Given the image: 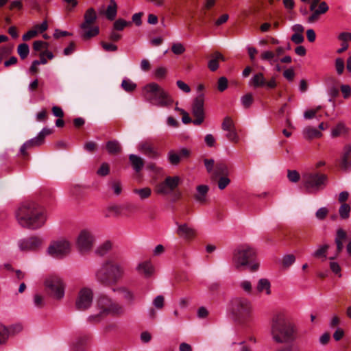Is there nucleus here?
Listing matches in <instances>:
<instances>
[{"label":"nucleus","mask_w":351,"mask_h":351,"mask_svg":"<svg viewBox=\"0 0 351 351\" xmlns=\"http://www.w3.org/2000/svg\"><path fill=\"white\" fill-rule=\"evenodd\" d=\"M14 215L20 226L33 230L43 227L47 221L46 211L33 202L21 204L16 209Z\"/></svg>","instance_id":"nucleus-1"},{"label":"nucleus","mask_w":351,"mask_h":351,"mask_svg":"<svg viewBox=\"0 0 351 351\" xmlns=\"http://www.w3.org/2000/svg\"><path fill=\"white\" fill-rule=\"evenodd\" d=\"M270 333L276 343H287L295 339V328L289 313L281 311L273 315Z\"/></svg>","instance_id":"nucleus-2"},{"label":"nucleus","mask_w":351,"mask_h":351,"mask_svg":"<svg viewBox=\"0 0 351 351\" xmlns=\"http://www.w3.org/2000/svg\"><path fill=\"white\" fill-rule=\"evenodd\" d=\"M125 272V265L117 256H110L104 261L95 271V280L105 285L110 286L118 282Z\"/></svg>","instance_id":"nucleus-3"},{"label":"nucleus","mask_w":351,"mask_h":351,"mask_svg":"<svg viewBox=\"0 0 351 351\" xmlns=\"http://www.w3.org/2000/svg\"><path fill=\"white\" fill-rule=\"evenodd\" d=\"M97 313L88 317L87 320L93 324L100 322L108 316H119L123 314V306L107 295L97 297L95 302Z\"/></svg>","instance_id":"nucleus-4"},{"label":"nucleus","mask_w":351,"mask_h":351,"mask_svg":"<svg viewBox=\"0 0 351 351\" xmlns=\"http://www.w3.org/2000/svg\"><path fill=\"white\" fill-rule=\"evenodd\" d=\"M256 250L249 244L237 245L233 250L232 261L234 267L241 269L247 267L251 271H257L260 263L253 258L256 256Z\"/></svg>","instance_id":"nucleus-5"},{"label":"nucleus","mask_w":351,"mask_h":351,"mask_svg":"<svg viewBox=\"0 0 351 351\" xmlns=\"http://www.w3.org/2000/svg\"><path fill=\"white\" fill-rule=\"evenodd\" d=\"M142 93L145 100L152 106L165 108L169 107L173 103L169 93L155 82L145 85Z\"/></svg>","instance_id":"nucleus-6"},{"label":"nucleus","mask_w":351,"mask_h":351,"mask_svg":"<svg viewBox=\"0 0 351 351\" xmlns=\"http://www.w3.org/2000/svg\"><path fill=\"white\" fill-rule=\"evenodd\" d=\"M229 311L237 321L245 322L252 319L254 308L248 299L235 297L230 301Z\"/></svg>","instance_id":"nucleus-7"},{"label":"nucleus","mask_w":351,"mask_h":351,"mask_svg":"<svg viewBox=\"0 0 351 351\" xmlns=\"http://www.w3.org/2000/svg\"><path fill=\"white\" fill-rule=\"evenodd\" d=\"M48 294L55 300H60L64 296L65 283L62 278L55 274L47 276L43 282Z\"/></svg>","instance_id":"nucleus-8"},{"label":"nucleus","mask_w":351,"mask_h":351,"mask_svg":"<svg viewBox=\"0 0 351 351\" xmlns=\"http://www.w3.org/2000/svg\"><path fill=\"white\" fill-rule=\"evenodd\" d=\"M327 176L324 174L306 173L302 176V184L308 193H315L326 185Z\"/></svg>","instance_id":"nucleus-9"},{"label":"nucleus","mask_w":351,"mask_h":351,"mask_svg":"<svg viewBox=\"0 0 351 351\" xmlns=\"http://www.w3.org/2000/svg\"><path fill=\"white\" fill-rule=\"evenodd\" d=\"M71 250L70 242L64 238L53 240L49 247L47 252L49 255L56 258H61L68 254Z\"/></svg>","instance_id":"nucleus-10"},{"label":"nucleus","mask_w":351,"mask_h":351,"mask_svg":"<svg viewBox=\"0 0 351 351\" xmlns=\"http://www.w3.org/2000/svg\"><path fill=\"white\" fill-rule=\"evenodd\" d=\"M76 245L81 252H89L95 245V237L92 230L82 229L76 237Z\"/></svg>","instance_id":"nucleus-11"},{"label":"nucleus","mask_w":351,"mask_h":351,"mask_svg":"<svg viewBox=\"0 0 351 351\" xmlns=\"http://www.w3.org/2000/svg\"><path fill=\"white\" fill-rule=\"evenodd\" d=\"M43 239L38 235L24 237L17 241L19 249L22 252H34L42 247Z\"/></svg>","instance_id":"nucleus-12"},{"label":"nucleus","mask_w":351,"mask_h":351,"mask_svg":"<svg viewBox=\"0 0 351 351\" xmlns=\"http://www.w3.org/2000/svg\"><path fill=\"white\" fill-rule=\"evenodd\" d=\"M181 178L178 176H167L163 182L159 183L156 189L157 194L168 195L171 194L181 183Z\"/></svg>","instance_id":"nucleus-13"},{"label":"nucleus","mask_w":351,"mask_h":351,"mask_svg":"<svg viewBox=\"0 0 351 351\" xmlns=\"http://www.w3.org/2000/svg\"><path fill=\"white\" fill-rule=\"evenodd\" d=\"M248 85L254 88H265L272 89L276 87L277 83L274 77L266 80L264 74L261 72L254 73L250 79Z\"/></svg>","instance_id":"nucleus-14"},{"label":"nucleus","mask_w":351,"mask_h":351,"mask_svg":"<svg viewBox=\"0 0 351 351\" xmlns=\"http://www.w3.org/2000/svg\"><path fill=\"white\" fill-rule=\"evenodd\" d=\"M93 300V291L91 289L84 287L78 293L75 300V306L80 311L89 308Z\"/></svg>","instance_id":"nucleus-15"},{"label":"nucleus","mask_w":351,"mask_h":351,"mask_svg":"<svg viewBox=\"0 0 351 351\" xmlns=\"http://www.w3.org/2000/svg\"><path fill=\"white\" fill-rule=\"evenodd\" d=\"M204 95L200 93L197 95L192 104V114L195 117L193 121L194 125H199L204 120Z\"/></svg>","instance_id":"nucleus-16"},{"label":"nucleus","mask_w":351,"mask_h":351,"mask_svg":"<svg viewBox=\"0 0 351 351\" xmlns=\"http://www.w3.org/2000/svg\"><path fill=\"white\" fill-rule=\"evenodd\" d=\"M137 149L149 158L156 160L160 153L154 144L149 140L141 141L137 145Z\"/></svg>","instance_id":"nucleus-17"},{"label":"nucleus","mask_w":351,"mask_h":351,"mask_svg":"<svg viewBox=\"0 0 351 351\" xmlns=\"http://www.w3.org/2000/svg\"><path fill=\"white\" fill-rule=\"evenodd\" d=\"M221 128L223 131L226 132V137L231 142L238 143L239 137L235 128L233 120L229 117H226L221 124Z\"/></svg>","instance_id":"nucleus-18"},{"label":"nucleus","mask_w":351,"mask_h":351,"mask_svg":"<svg viewBox=\"0 0 351 351\" xmlns=\"http://www.w3.org/2000/svg\"><path fill=\"white\" fill-rule=\"evenodd\" d=\"M176 224L178 227L176 232L180 237L185 240L190 241L195 237L196 230L192 226L186 223H179L176 222Z\"/></svg>","instance_id":"nucleus-19"},{"label":"nucleus","mask_w":351,"mask_h":351,"mask_svg":"<svg viewBox=\"0 0 351 351\" xmlns=\"http://www.w3.org/2000/svg\"><path fill=\"white\" fill-rule=\"evenodd\" d=\"M111 290L112 292L121 295L122 298L129 303H133L135 300L134 293L125 286L114 287Z\"/></svg>","instance_id":"nucleus-20"},{"label":"nucleus","mask_w":351,"mask_h":351,"mask_svg":"<svg viewBox=\"0 0 351 351\" xmlns=\"http://www.w3.org/2000/svg\"><path fill=\"white\" fill-rule=\"evenodd\" d=\"M340 165L344 170L351 169V145L344 146L341 156Z\"/></svg>","instance_id":"nucleus-21"},{"label":"nucleus","mask_w":351,"mask_h":351,"mask_svg":"<svg viewBox=\"0 0 351 351\" xmlns=\"http://www.w3.org/2000/svg\"><path fill=\"white\" fill-rule=\"evenodd\" d=\"M51 132V129L44 128L36 137L26 141L25 143H27L29 148L34 146H38L44 142L45 138L47 135L50 134Z\"/></svg>","instance_id":"nucleus-22"},{"label":"nucleus","mask_w":351,"mask_h":351,"mask_svg":"<svg viewBox=\"0 0 351 351\" xmlns=\"http://www.w3.org/2000/svg\"><path fill=\"white\" fill-rule=\"evenodd\" d=\"M347 234L346 232L342 230L341 228H339L337 231V235L335 239V243L337 245V253L330 257V260L333 261L335 259L339 254L343 250V241L346 239Z\"/></svg>","instance_id":"nucleus-23"},{"label":"nucleus","mask_w":351,"mask_h":351,"mask_svg":"<svg viewBox=\"0 0 351 351\" xmlns=\"http://www.w3.org/2000/svg\"><path fill=\"white\" fill-rule=\"evenodd\" d=\"M136 271L145 278H149L154 272V268L150 261H143L138 264Z\"/></svg>","instance_id":"nucleus-24"},{"label":"nucleus","mask_w":351,"mask_h":351,"mask_svg":"<svg viewBox=\"0 0 351 351\" xmlns=\"http://www.w3.org/2000/svg\"><path fill=\"white\" fill-rule=\"evenodd\" d=\"M88 341L89 337L86 335L77 338L70 346L71 351H86Z\"/></svg>","instance_id":"nucleus-25"},{"label":"nucleus","mask_w":351,"mask_h":351,"mask_svg":"<svg viewBox=\"0 0 351 351\" xmlns=\"http://www.w3.org/2000/svg\"><path fill=\"white\" fill-rule=\"evenodd\" d=\"M219 61H225L224 56L219 52L215 51L210 56L208 67L211 71H215L219 67Z\"/></svg>","instance_id":"nucleus-26"},{"label":"nucleus","mask_w":351,"mask_h":351,"mask_svg":"<svg viewBox=\"0 0 351 351\" xmlns=\"http://www.w3.org/2000/svg\"><path fill=\"white\" fill-rule=\"evenodd\" d=\"M97 19V13L94 8H88L84 16V22L80 25V27H86L88 25L94 24Z\"/></svg>","instance_id":"nucleus-27"},{"label":"nucleus","mask_w":351,"mask_h":351,"mask_svg":"<svg viewBox=\"0 0 351 351\" xmlns=\"http://www.w3.org/2000/svg\"><path fill=\"white\" fill-rule=\"evenodd\" d=\"M82 32V36L85 38H90L97 36L99 32V27L94 25L90 24L86 27H80Z\"/></svg>","instance_id":"nucleus-28"},{"label":"nucleus","mask_w":351,"mask_h":351,"mask_svg":"<svg viewBox=\"0 0 351 351\" xmlns=\"http://www.w3.org/2000/svg\"><path fill=\"white\" fill-rule=\"evenodd\" d=\"M129 160L135 172L138 173L142 170L144 166V160L143 158L136 154H130Z\"/></svg>","instance_id":"nucleus-29"},{"label":"nucleus","mask_w":351,"mask_h":351,"mask_svg":"<svg viewBox=\"0 0 351 351\" xmlns=\"http://www.w3.org/2000/svg\"><path fill=\"white\" fill-rule=\"evenodd\" d=\"M302 135L305 139L311 140L321 137L322 134L315 128L306 126L302 130Z\"/></svg>","instance_id":"nucleus-30"},{"label":"nucleus","mask_w":351,"mask_h":351,"mask_svg":"<svg viewBox=\"0 0 351 351\" xmlns=\"http://www.w3.org/2000/svg\"><path fill=\"white\" fill-rule=\"evenodd\" d=\"M133 193L136 195L140 200L144 201L151 197L152 190L148 186L135 188L133 189Z\"/></svg>","instance_id":"nucleus-31"},{"label":"nucleus","mask_w":351,"mask_h":351,"mask_svg":"<svg viewBox=\"0 0 351 351\" xmlns=\"http://www.w3.org/2000/svg\"><path fill=\"white\" fill-rule=\"evenodd\" d=\"M209 190L207 185H199L197 186V193L195 195V200L199 203H204L206 202V197Z\"/></svg>","instance_id":"nucleus-32"},{"label":"nucleus","mask_w":351,"mask_h":351,"mask_svg":"<svg viewBox=\"0 0 351 351\" xmlns=\"http://www.w3.org/2000/svg\"><path fill=\"white\" fill-rule=\"evenodd\" d=\"M23 330V325L21 323H14L9 326H6V332L8 339L11 337L17 335Z\"/></svg>","instance_id":"nucleus-33"},{"label":"nucleus","mask_w":351,"mask_h":351,"mask_svg":"<svg viewBox=\"0 0 351 351\" xmlns=\"http://www.w3.org/2000/svg\"><path fill=\"white\" fill-rule=\"evenodd\" d=\"M256 289L259 293H265L267 295L271 294V283L267 278L259 279Z\"/></svg>","instance_id":"nucleus-34"},{"label":"nucleus","mask_w":351,"mask_h":351,"mask_svg":"<svg viewBox=\"0 0 351 351\" xmlns=\"http://www.w3.org/2000/svg\"><path fill=\"white\" fill-rule=\"evenodd\" d=\"M117 13V5L114 0H110L109 5L106 11V16L108 19L112 21L115 19Z\"/></svg>","instance_id":"nucleus-35"},{"label":"nucleus","mask_w":351,"mask_h":351,"mask_svg":"<svg viewBox=\"0 0 351 351\" xmlns=\"http://www.w3.org/2000/svg\"><path fill=\"white\" fill-rule=\"evenodd\" d=\"M33 306L37 309H41L46 305L45 298L43 295L39 293H36L32 298Z\"/></svg>","instance_id":"nucleus-36"},{"label":"nucleus","mask_w":351,"mask_h":351,"mask_svg":"<svg viewBox=\"0 0 351 351\" xmlns=\"http://www.w3.org/2000/svg\"><path fill=\"white\" fill-rule=\"evenodd\" d=\"M329 245L328 244L321 245L312 253V256L315 258H322V261H325L327 257V251Z\"/></svg>","instance_id":"nucleus-37"},{"label":"nucleus","mask_w":351,"mask_h":351,"mask_svg":"<svg viewBox=\"0 0 351 351\" xmlns=\"http://www.w3.org/2000/svg\"><path fill=\"white\" fill-rule=\"evenodd\" d=\"M261 59L263 61L269 62L270 64H273L278 60L276 54L274 51L269 50L263 51L261 54Z\"/></svg>","instance_id":"nucleus-38"},{"label":"nucleus","mask_w":351,"mask_h":351,"mask_svg":"<svg viewBox=\"0 0 351 351\" xmlns=\"http://www.w3.org/2000/svg\"><path fill=\"white\" fill-rule=\"evenodd\" d=\"M348 128L343 123H338L334 128L331 130V136L332 137H337L347 133Z\"/></svg>","instance_id":"nucleus-39"},{"label":"nucleus","mask_w":351,"mask_h":351,"mask_svg":"<svg viewBox=\"0 0 351 351\" xmlns=\"http://www.w3.org/2000/svg\"><path fill=\"white\" fill-rule=\"evenodd\" d=\"M228 173H229V170H228V167L226 165L222 164V163L216 165L214 171H213L214 176H215L216 177L219 176H226L228 175Z\"/></svg>","instance_id":"nucleus-40"},{"label":"nucleus","mask_w":351,"mask_h":351,"mask_svg":"<svg viewBox=\"0 0 351 351\" xmlns=\"http://www.w3.org/2000/svg\"><path fill=\"white\" fill-rule=\"evenodd\" d=\"M106 149L110 154H116L121 151V146L118 141H108L106 144Z\"/></svg>","instance_id":"nucleus-41"},{"label":"nucleus","mask_w":351,"mask_h":351,"mask_svg":"<svg viewBox=\"0 0 351 351\" xmlns=\"http://www.w3.org/2000/svg\"><path fill=\"white\" fill-rule=\"evenodd\" d=\"M121 87L126 92H132L136 88V84L130 79H123L121 82Z\"/></svg>","instance_id":"nucleus-42"},{"label":"nucleus","mask_w":351,"mask_h":351,"mask_svg":"<svg viewBox=\"0 0 351 351\" xmlns=\"http://www.w3.org/2000/svg\"><path fill=\"white\" fill-rule=\"evenodd\" d=\"M350 209L349 204L346 203L342 204L339 209L340 217L342 219H348L350 217Z\"/></svg>","instance_id":"nucleus-43"},{"label":"nucleus","mask_w":351,"mask_h":351,"mask_svg":"<svg viewBox=\"0 0 351 351\" xmlns=\"http://www.w3.org/2000/svg\"><path fill=\"white\" fill-rule=\"evenodd\" d=\"M8 342L6 325L0 322V346H5Z\"/></svg>","instance_id":"nucleus-44"},{"label":"nucleus","mask_w":351,"mask_h":351,"mask_svg":"<svg viewBox=\"0 0 351 351\" xmlns=\"http://www.w3.org/2000/svg\"><path fill=\"white\" fill-rule=\"evenodd\" d=\"M17 52L21 59L26 58L29 53V46L26 43L20 44L18 46Z\"/></svg>","instance_id":"nucleus-45"},{"label":"nucleus","mask_w":351,"mask_h":351,"mask_svg":"<svg viewBox=\"0 0 351 351\" xmlns=\"http://www.w3.org/2000/svg\"><path fill=\"white\" fill-rule=\"evenodd\" d=\"M111 247V243L106 241L97 247L96 253L100 256H104L110 250Z\"/></svg>","instance_id":"nucleus-46"},{"label":"nucleus","mask_w":351,"mask_h":351,"mask_svg":"<svg viewBox=\"0 0 351 351\" xmlns=\"http://www.w3.org/2000/svg\"><path fill=\"white\" fill-rule=\"evenodd\" d=\"M153 306L158 310H161L165 306V298L162 295L156 296L152 301Z\"/></svg>","instance_id":"nucleus-47"},{"label":"nucleus","mask_w":351,"mask_h":351,"mask_svg":"<svg viewBox=\"0 0 351 351\" xmlns=\"http://www.w3.org/2000/svg\"><path fill=\"white\" fill-rule=\"evenodd\" d=\"M241 102L243 107L249 108L253 102V97L251 93L244 95L241 98Z\"/></svg>","instance_id":"nucleus-48"},{"label":"nucleus","mask_w":351,"mask_h":351,"mask_svg":"<svg viewBox=\"0 0 351 351\" xmlns=\"http://www.w3.org/2000/svg\"><path fill=\"white\" fill-rule=\"evenodd\" d=\"M168 159L172 165H178L180 161L181 158L179 154H177L173 151H170L168 153Z\"/></svg>","instance_id":"nucleus-49"},{"label":"nucleus","mask_w":351,"mask_h":351,"mask_svg":"<svg viewBox=\"0 0 351 351\" xmlns=\"http://www.w3.org/2000/svg\"><path fill=\"white\" fill-rule=\"evenodd\" d=\"M345 68L344 61L342 58H338L335 60V69L339 75L343 73Z\"/></svg>","instance_id":"nucleus-50"},{"label":"nucleus","mask_w":351,"mask_h":351,"mask_svg":"<svg viewBox=\"0 0 351 351\" xmlns=\"http://www.w3.org/2000/svg\"><path fill=\"white\" fill-rule=\"evenodd\" d=\"M328 213V209L326 207L319 208L315 213V217L318 220H323Z\"/></svg>","instance_id":"nucleus-51"},{"label":"nucleus","mask_w":351,"mask_h":351,"mask_svg":"<svg viewBox=\"0 0 351 351\" xmlns=\"http://www.w3.org/2000/svg\"><path fill=\"white\" fill-rule=\"evenodd\" d=\"M171 51L173 53L179 55L184 52L185 48L184 45L180 43H176L173 44L171 47Z\"/></svg>","instance_id":"nucleus-52"},{"label":"nucleus","mask_w":351,"mask_h":351,"mask_svg":"<svg viewBox=\"0 0 351 351\" xmlns=\"http://www.w3.org/2000/svg\"><path fill=\"white\" fill-rule=\"evenodd\" d=\"M295 261V257L293 254H287L283 256L282 264L285 267H289Z\"/></svg>","instance_id":"nucleus-53"},{"label":"nucleus","mask_w":351,"mask_h":351,"mask_svg":"<svg viewBox=\"0 0 351 351\" xmlns=\"http://www.w3.org/2000/svg\"><path fill=\"white\" fill-rule=\"evenodd\" d=\"M239 287L247 293H250L252 291L251 282L247 280H242L239 282Z\"/></svg>","instance_id":"nucleus-54"},{"label":"nucleus","mask_w":351,"mask_h":351,"mask_svg":"<svg viewBox=\"0 0 351 351\" xmlns=\"http://www.w3.org/2000/svg\"><path fill=\"white\" fill-rule=\"evenodd\" d=\"M228 87V80L225 77H221L218 80L217 88L219 91H224Z\"/></svg>","instance_id":"nucleus-55"},{"label":"nucleus","mask_w":351,"mask_h":351,"mask_svg":"<svg viewBox=\"0 0 351 351\" xmlns=\"http://www.w3.org/2000/svg\"><path fill=\"white\" fill-rule=\"evenodd\" d=\"M230 183V180L226 176H221L218 181V187L220 190L224 189Z\"/></svg>","instance_id":"nucleus-56"},{"label":"nucleus","mask_w":351,"mask_h":351,"mask_svg":"<svg viewBox=\"0 0 351 351\" xmlns=\"http://www.w3.org/2000/svg\"><path fill=\"white\" fill-rule=\"evenodd\" d=\"M112 190L114 195H119L122 191V186L119 181H113L112 182Z\"/></svg>","instance_id":"nucleus-57"},{"label":"nucleus","mask_w":351,"mask_h":351,"mask_svg":"<svg viewBox=\"0 0 351 351\" xmlns=\"http://www.w3.org/2000/svg\"><path fill=\"white\" fill-rule=\"evenodd\" d=\"M128 23L123 19H118L114 23V29L121 31L127 26Z\"/></svg>","instance_id":"nucleus-58"},{"label":"nucleus","mask_w":351,"mask_h":351,"mask_svg":"<svg viewBox=\"0 0 351 351\" xmlns=\"http://www.w3.org/2000/svg\"><path fill=\"white\" fill-rule=\"evenodd\" d=\"M287 177H288V179L289 180V181L294 182V183L298 182L300 180L299 173L295 170L289 171L288 173H287Z\"/></svg>","instance_id":"nucleus-59"},{"label":"nucleus","mask_w":351,"mask_h":351,"mask_svg":"<svg viewBox=\"0 0 351 351\" xmlns=\"http://www.w3.org/2000/svg\"><path fill=\"white\" fill-rule=\"evenodd\" d=\"M97 174L101 176H105L109 173V167L107 163H103L97 171Z\"/></svg>","instance_id":"nucleus-60"},{"label":"nucleus","mask_w":351,"mask_h":351,"mask_svg":"<svg viewBox=\"0 0 351 351\" xmlns=\"http://www.w3.org/2000/svg\"><path fill=\"white\" fill-rule=\"evenodd\" d=\"M341 91L345 99L348 98L351 95V88L349 85L343 84L341 86Z\"/></svg>","instance_id":"nucleus-61"},{"label":"nucleus","mask_w":351,"mask_h":351,"mask_svg":"<svg viewBox=\"0 0 351 351\" xmlns=\"http://www.w3.org/2000/svg\"><path fill=\"white\" fill-rule=\"evenodd\" d=\"M330 269L332 270V271L333 273H335V274H338L339 276H341V267H340L339 265L337 262L330 261Z\"/></svg>","instance_id":"nucleus-62"},{"label":"nucleus","mask_w":351,"mask_h":351,"mask_svg":"<svg viewBox=\"0 0 351 351\" xmlns=\"http://www.w3.org/2000/svg\"><path fill=\"white\" fill-rule=\"evenodd\" d=\"M166 73V69L163 66H160L156 69L154 75L156 78L160 79L165 77Z\"/></svg>","instance_id":"nucleus-63"},{"label":"nucleus","mask_w":351,"mask_h":351,"mask_svg":"<svg viewBox=\"0 0 351 351\" xmlns=\"http://www.w3.org/2000/svg\"><path fill=\"white\" fill-rule=\"evenodd\" d=\"M338 38L343 43H347L348 41L351 40V32H342L339 35Z\"/></svg>","instance_id":"nucleus-64"}]
</instances>
